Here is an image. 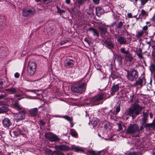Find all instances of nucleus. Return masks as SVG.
<instances>
[{"instance_id":"43","label":"nucleus","mask_w":155,"mask_h":155,"mask_svg":"<svg viewBox=\"0 0 155 155\" xmlns=\"http://www.w3.org/2000/svg\"><path fill=\"white\" fill-rule=\"evenodd\" d=\"M84 41L87 42L89 45V46H90L91 45V41L89 40L88 38H86L84 39Z\"/></svg>"},{"instance_id":"9","label":"nucleus","mask_w":155,"mask_h":155,"mask_svg":"<svg viewBox=\"0 0 155 155\" xmlns=\"http://www.w3.org/2000/svg\"><path fill=\"white\" fill-rule=\"evenodd\" d=\"M88 152L92 155H105L107 153L106 150L105 149L99 151L89 150Z\"/></svg>"},{"instance_id":"7","label":"nucleus","mask_w":155,"mask_h":155,"mask_svg":"<svg viewBox=\"0 0 155 155\" xmlns=\"http://www.w3.org/2000/svg\"><path fill=\"white\" fill-rule=\"evenodd\" d=\"M35 10L34 8L25 9L22 12V15L25 17H31L35 14Z\"/></svg>"},{"instance_id":"1","label":"nucleus","mask_w":155,"mask_h":155,"mask_svg":"<svg viewBox=\"0 0 155 155\" xmlns=\"http://www.w3.org/2000/svg\"><path fill=\"white\" fill-rule=\"evenodd\" d=\"M143 107L140 106L137 103H134L133 105L128 109V114L131 116L133 119L139 115L142 110Z\"/></svg>"},{"instance_id":"12","label":"nucleus","mask_w":155,"mask_h":155,"mask_svg":"<svg viewBox=\"0 0 155 155\" xmlns=\"http://www.w3.org/2000/svg\"><path fill=\"white\" fill-rule=\"evenodd\" d=\"M6 19L5 16H0V28L2 30L4 29V27L5 25Z\"/></svg>"},{"instance_id":"15","label":"nucleus","mask_w":155,"mask_h":155,"mask_svg":"<svg viewBox=\"0 0 155 155\" xmlns=\"http://www.w3.org/2000/svg\"><path fill=\"white\" fill-rule=\"evenodd\" d=\"M119 85L118 84H114L112 86L111 92V94L112 95H114L115 93L117 92L119 89Z\"/></svg>"},{"instance_id":"3","label":"nucleus","mask_w":155,"mask_h":155,"mask_svg":"<svg viewBox=\"0 0 155 155\" xmlns=\"http://www.w3.org/2000/svg\"><path fill=\"white\" fill-rule=\"evenodd\" d=\"M140 129L138 125L136 124H130L126 130V133L128 134H133L140 133Z\"/></svg>"},{"instance_id":"27","label":"nucleus","mask_w":155,"mask_h":155,"mask_svg":"<svg viewBox=\"0 0 155 155\" xmlns=\"http://www.w3.org/2000/svg\"><path fill=\"white\" fill-rule=\"evenodd\" d=\"M144 34L145 33L143 32V31L140 30L136 34V36L138 38H140L141 37L143 36Z\"/></svg>"},{"instance_id":"45","label":"nucleus","mask_w":155,"mask_h":155,"mask_svg":"<svg viewBox=\"0 0 155 155\" xmlns=\"http://www.w3.org/2000/svg\"><path fill=\"white\" fill-rule=\"evenodd\" d=\"M120 105H118L116 108L115 112L117 113H118L120 110Z\"/></svg>"},{"instance_id":"5","label":"nucleus","mask_w":155,"mask_h":155,"mask_svg":"<svg viewBox=\"0 0 155 155\" xmlns=\"http://www.w3.org/2000/svg\"><path fill=\"white\" fill-rule=\"evenodd\" d=\"M138 76V72L134 69H130L127 72V78L131 81H133L137 78Z\"/></svg>"},{"instance_id":"31","label":"nucleus","mask_w":155,"mask_h":155,"mask_svg":"<svg viewBox=\"0 0 155 155\" xmlns=\"http://www.w3.org/2000/svg\"><path fill=\"white\" fill-rule=\"evenodd\" d=\"M70 41L69 39L68 38H65L63 40H62V41H61L60 43V44L61 45H64L66 43L69 42Z\"/></svg>"},{"instance_id":"48","label":"nucleus","mask_w":155,"mask_h":155,"mask_svg":"<svg viewBox=\"0 0 155 155\" xmlns=\"http://www.w3.org/2000/svg\"><path fill=\"white\" fill-rule=\"evenodd\" d=\"M44 4H48L50 3L51 2V0H42Z\"/></svg>"},{"instance_id":"58","label":"nucleus","mask_w":155,"mask_h":155,"mask_svg":"<svg viewBox=\"0 0 155 155\" xmlns=\"http://www.w3.org/2000/svg\"><path fill=\"white\" fill-rule=\"evenodd\" d=\"M151 20L153 21L155 24V16L154 15L153 16L152 18L151 19Z\"/></svg>"},{"instance_id":"21","label":"nucleus","mask_w":155,"mask_h":155,"mask_svg":"<svg viewBox=\"0 0 155 155\" xmlns=\"http://www.w3.org/2000/svg\"><path fill=\"white\" fill-rule=\"evenodd\" d=\"M146 128L150 129H154L155 128V119H154L152 123L146 124Z\"/></svg>"},{"instance_id":"37","label":"nucleus","mask_w":155,"mask_h":155,"mask_svg":"<svg viewBox=\"0 0 155 155\" xmlns=\"http://www.w3.org/2000/svg\"><path fill=\"white\" fill-rule=\"evenodd\" d=\"M148 116V115L147 112H145L144 111L143 112V117L142 118L147 120Z\"/></svg>"},{"instance_id":"14","label":"nucleus","mask_w":155,"mask_h":155,"mask_svg":"<svg viewBox=\"0 0 155 155\" xmlns=\"http://www.w3.org/2000/svg\"><path fill=\"white\" fill-rule=\"evenodd\" d=\"M143 82L144 84H145V79L139 78L138 80L135 82V83L134 84V85L135 86L140 85L141 87H142L143 86Z\"/></svg>"},{"instance_id":"59","label":"nucleus","mask_w":155,"mask_h":155,"mask_svg":"<svg viewBox=\"0 0 155 155\" xmlns=\"http://www.w3.org/2000/svg\"><path fill=\"white\" fill-rule=\"evenodd\" d=\"M151 66L153 70H155V66L154 65L152 64L151 65Z\"/></svg>"},{"instance_id":"20","label":"nucleus","mask_w":155,"mask_h":155,"mask_svg":"<svg viewBox=\"0 0 155 155\" xmlns=\"http://www.w3.org/2000/svg\"><path fill=\"white\" fill-rule=\"evenodd\" d=\"M147 120L146 119H141L140 121V124L141 126H140V130H143L145 127L146 128V124H147V123H146V122Z\"/></svg>"},{"instance_id":"18","label":"nucleus","mask_w":155,"mask_h":155,"mask_svg":"<svg viewBox=\"0 0 155 155\" xmlns=\"http://www.w3.org/2000/svg\"><path fill=\"white\" fill-rule=\"evenodd\" d=\"M117 42L120 45L125 44L127 43V41L125 38L123 36H120L117 39Z\"/></svg>"},{"instance_id":"23","label":"nucleus","mask_w":155,"mask_h":155,"mask_svg":"<svg viewBox=\"0 0 155 155\" xmlns=\"http://www.w3.org/2000/svg\"><path fill=\"white\" fill-rule=\"evenodd\" d=\"M125 57L127 61L130 62L131 61L134 59L131 54L129 52L125 55Z\"/></svg>"},{"instance_id":"57","label":"nucleus","mask_w":155,"mask_h":155,"mask_svg":"<svg viewBox=\"0 0 155 155\" xmlns=\"http://www.w3.org/2000/svg\"><path fill=\"white\" fill-rule=\"evenodd\" d=\"M69 122L71 124V127H73L74 124H73V122L72 121V119L71 120V121H69Z\"/></svg>"},{"instance_id":"42","label":"nucleus","mask_w":155,"mask_h":155,"mask_svg":"<svg viewBox=\"0 0 155 155\" xmlns=\"http://www.w3.org/2000/svg\"><path fill=\"white\" fill-rule=\"evenodd\" d=\"M62 117L68 120L69 121H71V120L72 119V118L70 117L69 116L67 115L63 116Z\"/></svg>"},{"instance_id":"52","label":"nucleus","mask_w":155,"mask_h":155,"mask_svg":"<svg viewBox=\"0 0 155 155\" xmlns=\"http://www.w3.org/2000/svg\"><path fill=\"white\" fill-rule=\"evenodd\" d=\"M137 55L140 58H143L142 54L140 52L137 53Z\"/></svg>"},{"instance_id":"35","label":"nucleus","mask_w":155,"mask_h":155,"mask_svg":"<svg viewBox=\"0 0 155 155\" xmlns=\"http://www.w3.org/2000/svg\"><path fill=\"white\" fill-rule=\"evenodd\" d=\"M117 60L119 63L121 64L122 63L123 58L120 55H117Z\"/></svg>"},{"instance_id":"13","label":"nucleus","mask_w":155,"mask_h":155,"mask_svg":"<svg viewBox=\"0 0 155 155\" xmlns=\"http://www.w3.org/2000/svg\"><path fill=\"white\" fill-rule=\"evenodd\" d=\"M75 63V62L73 60L70 59L68 61L64 63V66L66 68L72 67Z\"/></svg>"},{"instance_id":"6","label":"nucleus","mask_w":155,"mask_h":155,"mask_svg":"<svg viewBox=\"0 0 155 155\" xmlns=\"http://www.w3.org/2000/svg\"><path fill=\"white\" fill-rule=\"evenodd\" d=\"M107 97V93H104L101 94L96 95L91 99V102L95 103L104 99H106Z\"/></svg>"},{"instance_id":"10","label":"nucleus","mask_w":155,"mask_h":155,"mask_svg":"<svg viewBox=\"0 0 155 155\" xmlns=\"http://www.w3.org/2000/svg\"><path fill=\"white\" fill-rule=\"evenodd\" d=\"M25 113L24 110L21 112H19L17 113L15 116L16 117L15 119L17 120H19L23 119L25 117Z\"/></svg>"},{"instance_id":"17","label":"nucleus","mask_w":155,"mask_h":155,"mask_svg":"<svg viewBox=\"0 0 155 155\" xmlns=\"http://www.w3.org/2000/svg\"><path fill=\"white\" fill-rule=\"evenodd\" d=\"M18 129L19 131L20 132L21 134L22 135H25L27 134L28 133V131L24 129L21 125H19L18 126Z\"/></svg>"},{"instance_id":"32","label":"nucleus","mask_w":155,"mask_h":155,"mask_svg":"<svg viewBox=\"0 0 155 155\" xmlns=\"http://www.w3.org/2000/svg\"><path fill=\"white\" fill-rule=\"evenodd\" d=\"M54 155H64V154L59 149H56V150H54Z\"/></svg>"},{"instance_id":"26","label":"nucleus","mask_w":155,"mask_h":155,"mask_svg":"<svg viewBox=\"0 0 155 155\" xmlns=\"http://www.w3.org/2000/svg\"><path fill=\"white\" fill-rule=\"evenodd\" d=\"M106 46L109 49H111L114 48V45L111 41H106Z\"/></svg>"},{"instance_id":"55","label":"nucleus","mask_w":155,"mask_h":155,"mask_svg":"<svg viewBox=\"0 0 155 155\" xmlns=\"http://www.w3.org/2000/svg\"><path fill=\"white\" fill-rule=\"evenodd\" d=\"M127 16L129 18H132V15L131 13H127Z\"/></svg>"},{"instance_id":"4","label":"nucleus","mask_w":155,"mask_h":155,"mask_svg":"<svg viewBox=\"0 0 155 155\" xmlns=\"http://www.w3.org/2000/svg\"><path fill=\"white\" fill-rule=\"evenodd\" d=\"M36 64L33 61H29L27 69V74L28 75L31 76L34 74L36 71Z\"/></svg>"},{"instance_id":"36","label":"nucleus","mask_w":155,"mask_h":155,"mask_svg":"<svg viewBox=\"0 0 155 155\" xmlns=\"http://www.w3.org/2000/svg\"><path fill=\"white\" fill-rule=\"evenodd\" d=\"M70 133L71 135L73 137H76L78 136L77 133L73 130H71L70 131Z\"/></svg>"},{"instance_id":"22","label":"nucleus","mask_w":155,"mask_h":155,"mask_svg":"<svg viewBox=\"0 0 155 155\" xmlns=\"http://www.w3.org/2000/svg\"><path fill=\"white\" fill-rule=\"evenodd\" d=\"M88 30L93 33L94 36H96L97 37H98L99 34L98 31L96 29L92 28H90Z\"/></svg>"},{"instance_id":"54","label":"nucleus","mask_w":155,"mask_h":155,"mask_svg":"<svg viewBox=\"0 0 155 155\" xmlns=\"http://www.w3.org/2000/svg\"><path fill=\"white\" fill-rule=\"evenodd\" d=\"M14 76L15 78H18L19 77V74L18 73L16 72Z\"/></svg>"},{"instance_id":"39","label":"nucleus","mask_w":155,"mask_h":155,"mask_svg":"<svg viewBox=\"0 0 155 155\" xmlns=\"http://www.w3.org/2000/svg\"><path fill=\"white\" fill-rule=\"evenodd\" d=\"M123 25V22L122 21H120L118 23L117 26V28L118 29H121L122 28V26Z\"/></svg>"},{"instance_id":"28","label":"nucleus","mask_w":155,"mask_h":155,"mask_svg":"<svg viewBox=\"0 0 155 155\" xmlns=\"http://www.w3.org/2000/svg\"><path fill=\"white\" fill-rule=\"evenodd\" d=\"M72 149L75 150L76 152H80L83 153L84 152V150L81 147H73Z\"/></svg>"},{"instance_id":"25","label":"nucleus","mask_w":155,"mask_h":155,"mask_svg":"<svg viewBox=\"0 0 155 155\" xmlns=\"http://www.w3.org/2000/svg\"><path fill=\"white\" fill-rule=\"evenodd\" d=\"M5 90L10 92V93H14L17 92V88H10L6 89Z\"/></svg>"},{"instance_id":"61","label":"nucleus","mask_w":155,"mask_h":155,"mask_svg":"<svg viewBox=\"0 0 155 155\" xmlns=\"http://www.w3.org/2000/svg\"><path fill=\"white\" fill-rule=\"evenodd\" d=\"M144 5H142V4H141V5L139 7V8L140 9V8H143V6Z\"/></svg>"},{"instance_id":"29","label":"nucleus","mask_w":155,"mask_h":155,"mask_svg":"<svg viewBox=\"0 0 155 155\" xmlns=\"http://www.w3.org/2000/svg\"><path fill=\"white\" fill-rule=\"evenodd\" d=\"M53 134L51 132H47L45 134V137L49 140Z\"/></svg>"},{"instance_id":"33","label":"nucleus","mask_w":155,"mask_h":155,"mask_svg":"<svg viewBox=\"0 0 155 155\" xmlns=\"http://www.w3.org/2000/svg\"><path fill=\"white\" fill-rule=\"evenodd\" d=\"M141 15L142 17H147L148 15V13L144 9L141 10Z\"/></svg>"},{"instance_id":"53","label":"nucleus","mask_w":155,"mask_h":155,"mask_svg":"<svg viewBox=\"0 0 155 155\" xmlns=\"http://www.w3.org/2000/svg\"><path fill=\"white\" fill-rule=\"evenodd\" d=\"M100 0H93V2L95 4H98Z\"/></svg>"},{"instance_id":"38","label":"nucleus","mask_w":155,"mask_h":155,"mask_svg":"<svg viewBox=\"0 0 155 155\" xmlns=\"http://www.w3.org/2000/svg\"><path fill=\"white\" fill-rule=\"evenodd\" d=\"M18 128L16 131H14L13 132L14 136H18L21 134L20 132L19 131Z\"/></svg>"},{"instance_id":"8","label":"nucleus","mask_w":155,"mask_h":155,"mask_svg":"<svg viewBox=\"0 0 155 155\" xmlns=\"http://www.w3.org/2000/svg\"><path fill=\"white\" fill-rule=\"evenodd\" d=\"M54 148L55 149H59L61 151H67L70 150V147L67 145L64 144L61 145H56L54 146Z\"/></svg>"},{"instance_id":"41","label":"nucleus","mask_w":155,"mask_h":155,"mask_svg":"<svg viewBox=\"0 0 155 155\" xmlns=\"http://www.w3.org/2000/svg\"><path fill=\"white\" fill-rule=\"evenodd\" d=\"M148 28L147 26V25H146L143 27L142 31H143V32L145 34H147V31L148 30Z\"/></svg>"},{"instance_id":"11","label":"nucleus","mask_w":155,"mask_h":155,"mask_svg":"<svg viewBox=\"0 0 155 155\" xmlns=\"http://www.w3.org/2000/svg\"><path fill=\"white\" fill-rule=\"evenodd\" d=\"M2 124L5 128L8 127L12 124L10 120L7 118H5L2 120Z\"/></svg>"},{"instance_id":"49","label":"nucleus","mask_w":155,"mask_h":155,"mask_svg":"<svg viewBox=\"0 0 155 155\" xmlns=\"http://www.w3.org/2000/svg\"><path fill=\"white\" fill-rule=\"evenodd\" d=\"M47 151L51 155H54L55 154L54 150L52 151L48 149L47 150Z\"/></svg>"},{"instance_id":"44","label":"nucleus","mask_w":155,"mask_h":155,"mask_svg":"<svg viewBox=\"0 0 155 155\" xmlns=\"http://www.w3.org/2000/svg\"><path fill=\"white\" fill-rule=\"evenodd\" d=\"M6 48L5 47H1L0 48V52H1L2 53H4L6 50Z\"/></svg>"},{"instance_id":"63","label":"nucleus","mask_w":155,"mask_h":155,"mask_svg":"<svg viewBox=\"0 0 155 155\" xmlns=\"http://www.w3.org/2000/svg\"><path fill=\"white\" fill-rule=\"evenodd\" d=\"M41 123L42 124V125H44L45 124V123L43 122L42 121H41Z\"/></svg>"},{"instance_id":"46","label":"nucleus","mask_w":155,"mask_h":155,"mask_svg":"<svg viewBox=\"0 0 155 155\" xmlns=\"http://www.w3.org/2000/svg\"><path fill=\"white\" fill-rule=\"evenodd\" d=\"M126 155H136L137 153L135 152H129L125 153Z\"/></svg>"},{"instance_id":"16","label":"nucleus","mask_w":155,"mask_h":155,"mask_svg":"<svg viewBox=\"0 0 155 155\" xmlns=\"http://www.w3.org/2000/svg\"><path fill=\"white\" fill-rule=\"evenodd\" d=\"M96 15L98 16L103 14L104 13L103 9L100 6H98L96 8Z\"/></svg>"},{"instance_id":"40","label":"nucleus","mask_w":155,"mask_h":155,"mask_svg":"<svg viewBox=\"0 0 155 155\" xmlns=\"http://www.w3.org/2000/svg\"><path fill=\"white\" fill-rule=\"evenodd\" d=\"M120 51L122 53H123V54H125V55L129 52L127 51H125L124 48H121L120 49Z\"/></svg>"},{"instance_id":"34","label":"nucleus","mask_w":155,"mask_h":155,"mask_svg":"<svg viewBox=\"0 0 155 155\" xmlns=\"http://www.w3.org/2000/svg\"><path fill=\"white\" fill-rule=\"evenodd\" d=\"M98 29L100 30L101 33L105 34L107 32L106 29L104 28L99 27Z\"/></svg>"},{"instance_id":"24","label":"nucleus","mask_w":155,"mask_h":155,"mask_svg":"<svg viewBox=\"0 0 155 155\" xmlns=\"http://www.w3.org/2000/svg\"><path fill=\"white\" fill-rule=\"evenodd\" d=\"M60 139L56 135L53 134L51 138H50L49 141L53 142L58 141Z\"/></svg>"},{"instance_id":"2","label":"nucleus","mask_w":155,"mask_h":155,"mask_svg":"<svg viewBox=\"0 0 155 155\" xmlns=\"http://www.w3.org/2000/svg\"><path fill=\"white\" fill-rule=\"evenodd\" d=\"M85 84L83 81H79L74 84L71 87V91L74 93H81L84 90Z\"/></svg>"},{"instance_id":"56","label":"nucleus","mask_w":155,"mask_h":155,"mask_svg":"<svg viewBox=\"0 0 155 155\" xmlns=\"http://www.w3.org/2000/svg\"><path fill=\"white\" fill-rule=\"evenodd\" d=\"M92 124L94 125V126H95L97 124V122H94V121H92Z\"/></svg>"},{"instance_id":"62","label":"nucleus","mask_w":155,"mask_h":155,"mask_svg":"<svg viewBox=\"0 0 155 155\" xmlns=\"http://www.w3.org/2000/svg\"><path fill=\"white\" fill-rule=\"evenodd\" d=\"M150 118H152L153 117V115L151 113H150Z\"/></svg>"},{"instance_id":"47","label":"nucleus","mask_w":155,"mask_h":155,"mask_svg":"<svg viewBox=\"0 0 155 155\" xmlns=\"http://www.w3.org/2000/svg\"><path fill=\"white\" fill-rule=\"evenodd\" d=\"M77 1L79 5L83 4L84 2V0H77Z\"/></svg>"},{"instance_id":"51","label":"nucleus","mask_w":155,"mask_h":155,"mask_svg":"<svg viewBox=\"0 0 155 155\" xmlns=\"http://www.w3.org/2000/svg\"><path fill=\"white\" fill-rule=\"evenodd\" d=\"M5 112V110L4 107H1L0 108V114L2 113Z\"/></svg>"},{"instance_id":"30","label":"nucleus","mask_w":155,"mask_h":155,"mask_svg":"<svg viewBox=\"0 0 155 155\" xmlns=\"http://www.w3.org/2000/svg\"><path fill=\"white\" fill-rule=\"evenodd\" d=\"M14 107L15 109L19 111L22 109V108L21 107L19 104L17 103H15L14 104Z\"/></svg>"},{"instance_id":"19","label":"nucleus","mask_w":155,"mask_h":155,"mask_svg":"<svg viewBox=\"0 0 155 155\" xmlns=\"http://www.w3.org/2000/svg\"><path fill=\"white\" fill-rule=\"evenodd\" d=\"M38 109L37 108H35L31 109L29 110V114L32 116H35L37 114Z\"/></svg>"},{"instance_id":"60","label":"nucleus","mask_w":155,"mask_h":155,"mask_svg":"<svg viewBox=\"0 0 155 155\" xmlns=\"http://www.w3.org/2000/svg\"><path fill=\"white\" fill-rule=\"evenodd\" d=\"M65 2L67 4H69L70 2V0H66Z\"/></svg>"},{"instance_id":"50","label":"nucleus","mask_w":155,"mask_h":155,"mask_svg":"<svg viewBox=\"0 0 155 155\" xmlns=\"http://www.w3.org/2000/svg\"><path fill=\"white\" fill-rule=\"evenodd\" d=\"M57 8L58 9V12L60 13V14L64 12V11L63 10L60 9L58 6H57Z\"/></svg>"},{"instance_id":"64","label":"nucleus","mask_w":155,"mask_h":155,"mask_svg":"<svg viewBox=\"0 0 155 155\" xmlns=\"http://www.w3.org/2000/svg\"><path fill=\"white\" fill-rule=\"evenodd\" d=\"M150 21H147L146 22V24L147 25L148 24L150 23Z\"/></svg>"}]
</instances>
